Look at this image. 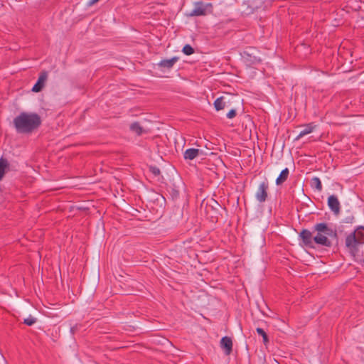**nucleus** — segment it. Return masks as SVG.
<instances>
[{"mask_svg": "<svg viewBox=\"0 0 364 364\" xmlns=\"http://www.w3.org/2000/svg\"><path fill=\"white\" fill-rule=\"evenodd\" d=\"M268 190L269 183L267 180L260 183L255 193L257 200L259 203L265 202L268 197Z\"/></svg>", "mask_w": 364, "mask_h": 364, "instance_id": "nucleus-6", "label": "nucleus"}, {"mask_svg": "<svg viewBox=\"0 0 364 364\" xmlns=\"http://www.w3.org/2000/svg\"><path fill=\"white\" fill-rule=\"evenodd\" d=\"M314 127L312 124H308L305 125L304 129L300 132L299 135L296 136V140H298L303 137L304 136L309 134L313 132Z\"/></svg>", "mask_w": 364, "mask_h": 364, "instance_id": "nucleus-16", "label": "nucleus"}, {"mask_svg": "<svg viewBox=\"0 0 364 364\" xmlns=\"http://www.w3.org/2000/svg\"><path fill=\"white\" fill-rule=\"evenodd\" d=\"M256 331H257V333L259 335L262 336V337L263 338V342H264V343L265 345H266L267 343H268V342H269V338H268V336H267V333H265V331H264L262 328H257L256 329Z\"/></svg>", "mask_w": 364, "mask_h": 364, "instance_id": "nucleus-20", "label": "nucleus"}, {"mask_svg": "<svg viewBox=\"0 0 364 364\" xmlns=\"http://www.w3.org/2000/svg\"><path fill=\"white\" fill-rule=\"evenodd\" d=\"M289 171L287 168H285L282 171L279 176L276 179V184L277 186L282 184L288 178Z\"/></svg>", "mask_w": 364, "mask_h": 364, "instance_id": "nucleus-14", "label": "nucleus"}, {"mask_svg": "<svg viewBox=\"0 0 364 364\" xmlns=\"http://www.w3.org/2000/svg\"><path fill=\"white\" fill-rule=\"evenodd\" d=\"M200 151L198 149H188L184 152V158L185 159L193 160L198 156Z\"/></svg>", "mask_w": 364, "mask_h": 364, "instance_id": "nucleus-13", "label": "nucleus"}, {"mask_svg": "<svg viewBox=\"0 0 364 364\" xmlns=\"http://www.w3.org/2000/svg\"><path fill=\"white\" fill-rule=\"evenodd\" d=\"M178 58H177V57H173L171 59H164V60H161L158 63V66L160 68L170 69L178 61Z\"/></svg>", "mask_w": 364, "mask_h": 364, "instance_id": "nucleus-12", "label": "nucleus"}, {"mask_svg": "<svg viewBox=\"0 0 364 364\" xmlns=\"http://www.w3.org/2000/svg\"><path fill=\"white\" fill-rule=\"evenodd\" d=\"M328 205L329 208L336 215H338L340 213L341 205L340 202L338 199V198L334 196L331 195L328 198Z\"/></svg>", "mask_w": 364, "mask_h": 364, "instance_id": "nucleus-9", "label": "nucleus"}, {"mask_svg": "<svg viewBox=\"0 0 364 364\" xmlns=\"http://www.w3.org/2000/svg\"><path fill=\"white\" fill-rule=\"evenodd\" d=\"M236 116V110L235 109H231L230 112L227 114V117L229 119H232Z\"/></svg>", "mask_w": 364, "mask_h": 364, "instance_id": "nucleus-24", "label": "nucleus"}, {"mask_svg": "<svg viewBox=\"0 0 364 364\" xmlns=\"http://www.w3.org/2000/svg\"><path fill=\"white\" fill-rule=\"evenodd\" d=\"M220 346L225 350L226 355H230L232 350V341L230 338L225 336L220 341Z\"/></svg>", "mask_w": 364, "mask_h": 364, "instance_id": "nucleus-11", "label": "nucleus"}, {"mask_svg": "<svg viewBox=\"0 0 364 364\" xmlns=\"http://www.w3.org/2000/svg\"><path fill=\"white\" fill-rule=\"evenodd\" d=\"M311 185L315 188L317 191H322V184L321 180L318 177H314L311 181Z\"/></svg>", "mask_w": 364, "mask_h": 364, "instance_id": "nucleus-19", "label": "nucleus"}, {"mask_svg": "<svg viewBox=\"0 0 364 364\" xmlns=\"http://www.w3.org/2000/svg\"><path fill=\"white\" fill-rule=\"evenodd\" d=\"M316 235L314 236V243L325 247H331L332 242L328 237H336V232L330 228L326 223H317L314 226Z\"/></svg>", "mask_w": 364, "mask_h": 364, "instance_id": "nucleus-2", "label": "nucleus"}, {"mask_svg": "<svg viewBox=\"0 0 364 364\" xmlns=\"http://www.w3.org/2000/svg\"><path fill=\"white\" fill-rule=\"evenodd\" d=\"M149 171L154 176H159L161 173L160 169L156 166H150Z\"/></svg>", "mask_w": 364, "mask_h": 364, "instance_id": "nucleus-23", "label": "nucleus"}, {"mask_svg": "<svg viewBox=\"0 0 364 364\" xmlns=\"http://www.w3.org/2000/svg\"><path fill=\"white\" fill-rule=\"evenodd\" d=\"M129 129L133 133H135L138 136L142 134L144 132L143 127L138 122H134L131 124Z\"/></svg>", "mask_w": 364, "mask_h": 364, "instance_id": "nucleus-17", "label": "nucleus"}, {"mask_svg": "<svg viewBox=\"0 0 364 364\" xmlns=\"http://www.w3.org/2000/svg\"><path fill=\"white\" fill-rule=\"evenodd\" d=\"M353 234H356V238L360 244L364 243V227H358L354 232Z\"/></svg>", "mask_w": 364, "mask_h": 364, "instance_id": "nucleus-18", "label": "nucleus"}, {"mask_svg": "<svg viewBox=\"0 0 364 364\" xmlns=\"http://www.w3.org/2000/svg\"><path fill=\"white\" fill-rule=\"evenodd\" d=\"M14 124L18 133L28 134L39 127L41 118L36 113L21 112L14 118Z\"/></svg>", "mask_w": 364, "mask_h": 364, "instance_id": "nucleus-1", "label": "nucleus"}, {"mask_svg": "<svg viewBox=\"0 0 364 364\" xmlns=\"http://www.w3.org/2000/svg\"><path fill=\"white\" fill-rule=\"evenodd\" d=\"M48 78V73L46 71L41 72L36 83L33 85L32 91L38 92L42 90Z\"/></svg>", "mask_w": 364, "mask_h": 364, "instance_id": "nucleus-8", "label": "nucleus"}, {"mask_svg": "<svg viewBox=\"0 0 364 364\" xmlns=\"http://www.w3.org/2000/svg\"><path fill=\"white\" fill-rule=\"evenodd\" d=\"M9 166L7 159L1 157L0 159V180L4 177L6 169L9 168Z\"/></svg>", "mask_w": 364, "mask_h": 364, "instance_id": "nucleus-15", "label": "nucleus"}, {"mask_svg": "<svg viewBox=\"0 0 364 364\" xmlns=\"http://www.w3.org/2000/svg\"><path fill=\"white\" fill-rule=\"evenodd\" d=\"M234 96L230 94H225L218 98L214 102V107L217 111L222 110L225 107H229L232 103Z\"/></svg>", "mask_w": 364, "mask_h": 364, "instance_id": "nucleus-5", "label": "nucleus"}, {"mask_svg": "<svg viewBox=\"0 0 364 364\" xmlns=\"http://www.w3.org/2000/svg\"><path fill=\"white\" fill-rule=\"evenodd\" d=\"M299 237L301 238L303 244L309 247H314V236L313 232L309 231V230L304 229L299 234Z\"/></svg>", "mask_w": 364, "mask_h": 364, "instance_id": "nucleus-7", "label": "nucleus"}, {"mask_svg": "<svg viewBox=\"0 0 364 364\" xmlns=\"http://www.w3.org/2000/svg\"><path fill=\"white\" fill-rule=\"evenodd\" d=\"M213 12V5L210 3L204 4L202 1H198L194 4L192 11L188 14L189 16H205Z\"/></svg>", "mask_w": 364, "mask_h": 364, "instance_id": "nucleus-3", "label": "nucleus"}, {"mask_svg": "<svg viewBox=\"0 0 364 364\" xmlns=\"http://www.w3.org/2000/svg\"><path fill=\"white\" fill-rule=\"evenodd\" d=\"M257 53L255 48H248L242 53V58L247 65L257 64L260 62V58L256 55Z\"/></svg>", "mask_w": 364, "mask_h": 364, "instance_id": "nucleus-4", "label": "nucleus"}, {"mask_svg": "<svg viewBox=\"0 0 364 364\" xmlns=\"http://www.w3.org/2000/svg\"><path fill=\"white\" fill-rule=\"evenodd\" d=\"M36 322V318L31 315L28 318H25L23 321V323L29 326L33 325Z\"/></svg>", "mask_w": 364, "mask_h": 364, "instance_id": "nucleus-21", "label": "nucleus"}, {"mask_svg": "<svg viewBox=\"0 0 364 364\" xmlns=\"http://www.w3.org/2000/svg\"><path fill=\"white\" fill-rule=\"evenodd\" d=\"M183 53L186 55H190L194 53V49L190 45L187 44L183 47Z\"/></svg>", "mask_w": 364, "mask_h": 364, "instance_id": "nucleus-22", "label": "nucleus"}, {"mask_svg": "<svg viewBox=\"0 0 364 364\" xmlns=\"http://www.w3.org/2000/svg\"><path fill=\"white\" fill-rule=\"evenodd\" d=\"M359 245L360 244L356 238V234L352 232L347 236L346 239V245L347 247L350 250H355Z\"/></svg>", "mask_w": 364, "mask_h": 364, "instance_id": "nucleus-10", "label": "nucleus"}, {"mask_svg": "<svg viewBox=\"0 0 364 364\" xmlns=\"http://www.w3.org/2000/svg\"><path fill=\"white\" fill-rule=\"evenodd\" d=\"M99 1H100V0H90V1L87 2V5L88 6H93L94 4H95L97 2H98Z\"/></svg>", "mask_w": 364, "mask_h": 364, "instance_id": "nucleus-25", "label": "nucleus"}]
</instances>
